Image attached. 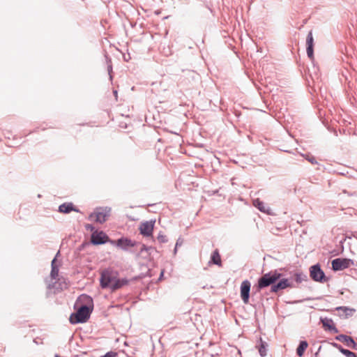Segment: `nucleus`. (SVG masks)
I'll use <instances>...</instances> for the list:
<instances>
[{"label":"nucleus","mask_w":357,"mask_h":357,"mask_svg":"<svg viewBox=\"0 0 357 357\" xmlns=\"http://www.w3.org/2000/svg\"><path fill=\"white\" fill-rule=\"evenodd\" d=\"M79 300L83 303L81 304L75 313L70 315L69 320L72 324L86 322L90 318L93 309V301L91 296L82 294L79 297Z\"/></svg>","instance_id":"1"},{"label":"nucleus","mask_w":357,"mask_h":357,"mask_svg":"<svg viewBox=\"0 0 357 357\" xmlns=\"http://www.w3.org/2000/svg\"><path fill=\"white\" fill-rule=\"evenodd\" d=\"M281 269L272 270L266 273L263 274L257 280V283L253 286V290L255 293L260 292L262 289L271 287L283 275L280 272Z\"/></svg>","instance_id":"2"},{"label":"nucleus","mask_w":357,"mask_h":357,"mask_svg":"<svg viewBox=\"0 0 357 357\" xmlns=\"http://www.w3.org/2000/svg\"><path fill=\"white\" fill-rule=\"evenodd\" d=\"M292 277L289 278H281L275 284L272 285L270 289L271 293H278L280 291L284 290L287 288H297L298 286L292 280Z\"/></svg>","instance_id":"3"},{"label":"nucleus","mask_w":357,"mask_h":357,"mask_svg":"<svg viewBox=\"0 0 357 357\" xmlns=\"http://www.w3.org/2000/svg\"><path fill=\"white\" fill-rule=\"evenodd\" d=\"M310 276L312 280L317 282L324 283L328 281L319 264H316L310 267Z\"/></svg>","instance_id":"4"},{"label":"nucleus","mask_w":357,"mask_h":357,"mask_svg":"<svg viewBox=\"0 0 357 357\" xmlns=\"http://www.w3.org/2000/svg\"><path fill=\"white\" fill-rule=\"evenodd\" d=\"M111 214V208L110 207H99L96 208L94 213H91L89 215V218H91L94 215L96 216L95 221L96 222L102 224L107 218L110 216Z\"/></svg>","instance_id":"5"},{"label":"nucleus","mask_w":357,"mask_h":357,"mask_svg":"<svg viewBox=\"0 0 357 357\" xmlns=\"http://www.w3.org/2000/svg\"><path fill=\"white\" fill-rule=\"evenodd\" d=\"M116 277L114 273L108 270L103 271L101 273L100 283L102 289H109L112 290V284Z\"/></svg>","instance_id":"6"},{"label":"nucleus","mask_w":357,"mask_h":357,"mask_svg":"<svg viewBox=\"0 0 357 357\" xmlns=\"http://www.w3.org/2000/svg\"><path fill=\"white\" fill-rule=\"evenodd\" d=\"M111 241L112 240L103 231L95 230L91 235V243L93 245L110 243Z\"/></svg>","instance_id":"7"},{"label":"nucleus","mask_w":357,"mask_h":357,"mask_svg":"<svg viewBox=\"0 0 357 357\" xmlns=\"http://www.w3.org/2000/svg\"><path fill=\"white\" fill-rule=\"evenodd\" d=\"M331 265L334 271H342L354 265V261L347 258H336L332 260Z\"/></svg>","instance_id":"8"},{"label":"nucleus","mask_w":357,"mask_h":357,"mask_svg":"<svg viewBox=\"0 0 357 357\" xmlns=\"http://www.w3.org/2000/svg\"><path fill=\"white\" fill-rule=\"evenodd\" d=\"M110 244L116 246L123 251H128L129 248L134 247L139 244V243L132 241L127 237H121L116 241H111Z\"/></svg>","instance_id":"9"},{"label":"nucleus","mask_w":357,"mask_h":357,"mask_svg":"<svg viewBox=\"0 0 357 357\" xmlns=\"http://www.w3.org/2000/svg\"><path fill=\"white\" fill-rule=\"evenodd\" d=\"M306 51L307 55L309 59L311 60L313 63V70L314 73H317V68L315 66L314 63V38L312 31H309L306 38Z\"/></svg>","instance_id":"10"},{"label":"nucleus","mask_w":357,"mask_h":357,"mask_svg":"<svg viewBox=\"0 0 357 357\" xmlns=\"http://www.w3.org/2000/svg\"><path fill=\"white\" fill-rule=\"evenodd\" d=\"M251 283L249 280H243L240 287L241 298L244 304L249 303L250 295Z\"/></svg>","instance_id":"11"},{"label":"nucleus","mask_w":357,"mask_h":357,"mask_svg":"<svg viewBox=\"0 0 357 357\" xmlns=\"http://www.w3.org/2000/svg\"><path fill=\"white\" fill-rule=\"evenodd\" d=\"M155 222V220H150L142 222L139 227L140 234L145 237L152 236Z\"/></svg>","instance_id":"12"},{"label":"nucleus","mask_w":357,"mask_h":357,"mask_svg":"<svg viewBox=\"0 0 357 357\" xmlns=\"http://www.w3.org/2000/svg\"><path fill=\"white\" fill-rule=\"evenodd\" d=\"M335 339L337 341L344 342L348 347L357 351V343L354 341L352 337L344 334H340L335 336Z\"/></svg>","instance_id":"13"},{"label":"nucleus","mask_w":357,"mask_h":357,"mask_svg":"<svg viewBox=\"0 0 357 357\" xmlns=\"http://www.w3.org/2000/svg\"><path fill=\"white\" fill-rule=\"evenodd\" d=\"M58 211L61 213L68 214L71 211H75L77 213H80L79 209H78L72 202H65L61 204L59 206Z\"/></svg>","instance_id":"14"},{"label":"nucleus","mask_w":357,"mask_h":357,"mask_svg":"<svg viewBox=\"0 0 357 357\" xmlns=\"http://www.w3.org/2000/svg\"><path fill=\"white\" fill-rule=\"evenodd\" d=\"M320 321L326 331H328L333 333H337L339 332L338 329L335 326L333 321L331 319L327 317L321 318Z\"/></svg>","instance_id":"15"},{"label":"nucleus","mask_w":357,"mask_h":357,"mask_svg":"<svg viewBox=\"0 0 357 357\" xmlns=\"http://www.w3.org/2000/svg\"><path fill=\"white\" fill-rule=\"evenodd\" d=\"M335 310L339 312V317L343 319H347L348 317H351L356 311L355 309L347 306L337 307Z\"/></svg>","instance_id":"16"},{"label":"nucleus","mask_w":357,"mask_h":357,"mask_svg":"<svg viewBox=\"0 0 357 357\" xmlns=\"http://www.w3.org/2000/svg\"><path fill=\"white\" fill-rule=\"evenodd\" d=\"M67 287L68 284L66 282L65 279L63 278H58L57 281L47 284V288L49 289H54L57 291H62L63 289H66Z\"/></svg>","instance_id":"17"},{"label":"nucleus","mask_w":357,"mask_h":357,"mask_svg":"<svg viewBox=\"0 0 357 357\" xmlns=\"http://www.w3.org/2000/svg\"><path fill=\"white\" fill-rule=\"evenodd\" d=\"M253 206L256 207L259 211L267 215L271 214V208L267 206L264 202L261 201L259 198L253 200Z\"/></svg>","instance_id":"18"},{"label":"nucleus","mask_w":357,"mask_h":357,"mask_svg":"<svg viewBox=\"0 0 357 357\" xmlns=\"http://www.w3.org/2000/svg\"><path fill=\"white\" fill-rule=\"evenodd\" d=\"M208 264H214L217 265L219 267H221L222 266L221 257L219 252V250L218 249H215L211 254L210 260L208 261Z\"/></svg>","instance_id":"19"},{"label":"nucleus","mask_w":357,"mask_h":357,"mask_svg":"<svg viewBox=\"0 0 357 357\" xmlns=\"http://www.w3.org/2000/svg\"><path fill=\"white\" fill-rule=\"evenodd\" d=\"M256 347L259 350V353L261 357L267 355L268 344L266 342L264 341L261 337L259 338Z\"/></svg>","instance_id":"20"},{"label":"nucleus","mask_w":357,"mask_h":357,"mask_svg":"<svg viewBox=\"0 0 357 357\" xmlns=\"http://www.w3.org/2000/svg\"><path fill=\"white\" fill-rule=\"evenodd\" d=\"M129 280L127 278H116L114 282L112 284V291H114L117 289H121L124 285L128 284Z\"/></svg>","instance_id":"21"},{"label":"nucleus","mask_w":357,"mask_h":357,"mask_svg":"<svg viewBox=\"0 0 357 357\" xmlns=\"http://www.w3.org/2000/svg\"><path fill=\"white\" fill-rule=\"evenodd\" d=\"M293 276L294 278V283L296 284V285L298 286V284L304 282V281H307L308 280V278H307V275L305 273H303V272L301 271H296L293 274Z\"/></svg>","instance_id":"22"},{"label":"nucleus","mask_w":357,"mask_h":357,"mask_svg":"<svg viewBox=\"0 0 357 357\" xmlns=\"http://www.w3.org/2000/svg\"><path fill=\"white\" fill-rule=\"evenodd\" d=\"M56 263V257L53 259L51 263V272L50 277L52 280H55L59 276V266L55 264Z\"/></svg>","instance_id":"23"},{"label":"nucleus","mask_w":357,"mask_h":357,"mask_svg":"<svg viewBox=\"0 0 357 357\" xmlns=\"http://www.w3.org/2000/svg\"><path fill=\"white\" fill-rule=\"evenodd\" d=\"M307 347H308L307 342L305 340H301L299 342V344L296 349V354L299 357H302L304 354L305 349L307 348Z\"/></svg>","instance_id":"24"},{"label":"nucleus","mask_w":357,"mask_h":357,"mask_svg":"<svg viewBox=\"0 0 357 357\" xmlns=\"http://www.w3.org/2000/svg\"><path fill=\"white\" fill-rule=\"evenodd\" d=\"M105 59H106V61H107V64L108 74L109 75L110 79H112V76L111 75V73L112 71V61H111V59L107 54L105 55Z\"/></svg>","instance_id":"25"},{"label":"nucleus","mask_w":357,"mask_h":357,"mask_svg":"<svg viewBox=\"0 0 357 357\" xmlns=\"http://www.w3.org/2000/svg\"><path fill=\"white\" fill-rule=\"evenodd\" d=\"M342 354L346 357H357L356 354L347 349H344Z\"/></svg>","instance_id":"26"},{"label":"nucleus","mask_w":357,"mask_h":357,"mask_svg":"<svg viewBox=\"0 0 357 357\" xmlns=\"http://www.w3.org/2000/svg\"><path fill=\"white\" fill-rule=\"evenodd\" d=\"M157 239L160 243H167L168 241L167 236L164 235L161 231L158 234Z\"/></svg>","instance_id":"27"},{"label":"nucleus","mask_w":357,"mask_h":357,"mask_svg":"<svg viewBox=\"0 0 357 357\" xmlns=\"http://www.w3.org/2000/svg\"><path fill=\"white\" fill-rule=\"evenodd\" d=\"M324 342H328V344H330L332 347L337 349L341 353H342V350H344V348H343L342 347V345H340V344L338 343H336L335 342H329L327 340H325Z\"/></svg>","instance_id":"28"},{"label":"nucleus","mask_w":357,"mask_h":357,"mask_svg":"<svg viewBox=\"0 0 357 357\" xmlns=\"http://www.w3.org/2000/svg\"><path fill=\"white\" fill-rule=\"evenodd\" d=\"M117 353L114 351H108L105 355L100 357H116Z\"/></svg>","instance_id":"29"},{"label":"nucleus","mask_w":357,"mask_h":357,"mask_svg":"<svg viewBox=\"0 0 357 357\" xmlns=\"http://www.w3.org/2000/svg\"><path fill=\"white\" fill-rule=\"evenodd\" d=\"M312 164H317V161L316 160L314 156H307L306 158Z\"/></svg>","instance_id":"30"},{"label":"nucleus","mask_w":357,"mask_h":357,"mask_svg":"<svg viewBox=\"0 0 357 357\" xmlns=\"http://www.w3.org/2000/svg\"><path fill=\"white\" fill-rule=\"evenodd\" d=\"M85 228L86 230H89V231H95V227L93 225H91V224H86L85 225Z\"/></svg>","instance_id":"31"},{"label":"nucleus","mask_w":357,"mask_h":357,"mask_svg":"<svg viewBox=\"0 0 357 357\" xmlns=\"http://www.w3.org/2000/svg\"><path fill=\"white\" fill-rule=\"evenodd\" d=\"M181 245H182V241H181L180 238H178L176 243L175 248L174 250V254H176L177 252V248H178V246H181Z\"/></svg>","instance_id":"32"},{"label":"nucleus","mask_w":357,"mask_h":357,"mask_svg":"<svg viewBox=\"0 0 357 357\" xmlns=\"http://www.w3.org/2000/svg\"><path fill=\"white\" fill-rule=\"evenodd\" d=\"M151 248V247H147L146 245H145L144 244H142V248L140 249V251L139 252L140 253H142L144 251H148L149 250H150Z\"/></svg>","instance_id":"33"},{"label":"nucleus","mask_w":357,"mask_h":357,"mask_svg":"<svg viewBox=\"0 0 357 357\" xmlns=\"http://www.w3.org/2000/svg\"><path fill=\"white\" fill-rule=\"evenodd\" d=\"M321 349V346H319L317 351L314 354V357H317L318 356V354H319V352L320 351Z\"/></svg>","instance_id":"34"},{"label":"nucleus","mask_w":357,"mask_h":357,"mask_svg":"<svg viewBox=\"0 0 357 357\" xmlns=\"http://www.w3.org/2000/svg\"><path fill=\"white\" fill-rule=\"evenodd\" d=\"M163 275H164V271H162L160 273V277H159V280H160L162 279V278L163 277Z\"/></svg>","instance_id":"35"},{"label":"nucleus","mask_w":357,"mask_h":357,"mask_svg":"<svg viewBox=\"0 0 357 357\" xmlns=\"http://www.w3.org/2000/svg\"><path fill=\"white\" fill-rule=\"evenodd\" d=\"M113 93H114V95L116 97H117V91H116V90H114V91H113Z\"/></svg>","instance_id":"36"},{"label":"nucleus","mask_w":357,"mask_h":357,"mask_svg":"<svg viewBox=\"0 0 357 357\" xmlns=\"http://www.w3.org/2000/svg\"><path fill=\"white\" fill-rule=\"evenodd\" d=\"M172 133H174V134H176V135H178L177 132H176V131H174V132H171Z\"/></svg>","instance_id":"37"}]
</instances>
